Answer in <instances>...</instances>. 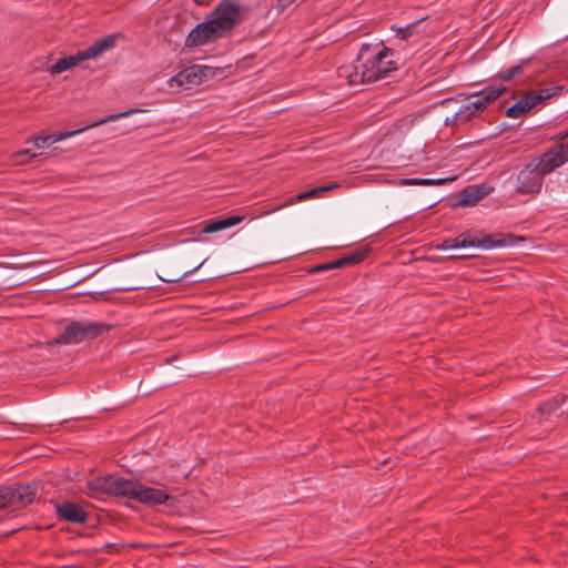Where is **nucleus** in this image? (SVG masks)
Instances as JSON below:
<instances>
[{
  "instance_id": "obj_1",
  "label": "nucleus",
  "mask_w": 568,
  "mask_h": 568,
  "mask_svg": "<svg viewBox=\"0 0 568 568\" xmlns=\"http://www.w3.org/2000/svg\"><path fill=\"white\" fill-rule=\"evenodd\" d=\"M246 7L231 0H222L207 14L204 22L195 26L185 39L187 48L202 47L229 36L232 30L245 20Z\"/></svg>"
},
{
  "instance_id": "obj_2",
  "label": "nucleus",
  "mask_w": 568,
  "mask_h": 568,
  "mask_svg": "<svg viewBox=\"0 0 568 568\" xmlns=\"http://www.w3.org/2000/svg\"><path fill=\"white\" fill-rule=\"evenodd\" d=\"M357 62V65L343 67L339 70V77L347 79L351 85L376 82L387 78L392 71L397 69L393 51L387 48L371 57H365L361 52Z\"/></svg>"
},
{
  "instance_id": "obj_3",
  "label": "nucleus",
  "mask_w": 568,
  "mask_h": 568,
  "mask_svg": "<svg viewBox=\"0 0 568 568\" xmlns=\"http://www.w3.org/2000/svg\"><path fill=\"white\" fill-rule=\"evenodd\" d=\"M506 91V87L501 84H490L481 91L467 97L458 111L450 118H446V125H456L467 122L474 114L484 110L488 103L496 100Z\"/></svg>"
},
{
  "instance_id": "obj_4",
  "label": "nucleus",
  "mask_w": 568,
  "mask_h": 568,
  "mask_svg": "<svg viewBox=\"0 0 568 568\" xmlns=\"http://www.w3.org/2000/svg\"><path fill=\"white\" fill-rule=\"evenodd\" d=\"M138 484L139 481L109 475L89 480L88 488L92 496L106 494L134 500Z\"/></svg>"
},
{
  "instance_id": "obj_5",
  "label": "nucleus",
  "mask_w": 568,
  "mask_h": 568,
  "mask_svg": "<svg viewBox=\"0 0 568 568\" xmlns=\"http://www.w3.org/2000/svg\"><path fill=\"white\" fill-rule=\"evenodd\" d=\"M37 487L34 484H19L0 488V510H18L36 499Z\"/></svg>"
},
{
  "instance_id": "obj_6",
  "label": "nucleus",
  "mask_w": 568,
  "mask_h": 568,
  "mask_svg": "<svg viewBox=\"0 0 568 568\" xmlns=\"http://www.w3.org/2000/svg\"><path fill=\"white\" fill-rule=\"evenodd\" d=\"M211 75V68L193 65L191 68L182 70L176 75L172 77L168 81V84L170 88L190 89L191 87L202 84Z\"/></svg>"
},
{
  "instance_id": "obj_7",
  "label": "nucleus",
  "mask_w": 568,
  "mask_h": 568,
  "mask_svg": "<svg viewBox=\"0 0 568 568\" xmlns=\"http://www.w3.org/2000/svg\"><path fill=\"white\" fill-rule=\"evenodd\" d=\"M568 161V142L559 143L545 152L535 165L545 176Z\"/></svg>"
},
{
  "instance_id": "obj_8",
  "label": "nucleus",
  "mask_w": 568,
  "mask_h": 568,
  "mask_svg": "<svg viewBox=\"0 0 568 568\" xmlns=\"http://www.w3.org/2000/svg\"><path fill=\"white\" fill-rule=\"evenodd\" d=\"M544 175L536 166L527 165L517 176L516 191L521 194L538 193L542 186Z\"/></svg>"
},
{
  "instance_id": "obj_9",
  "label": "nucleus",
  "mask_w": 568,
  "mask_h": 568,
  "mask_svg": "<svg viewBox=\"0 0 568 568\" xmlns=\"http://www.w3.org/2000/svg\"><path fill=\"white\" fill-rule=\"evenodd\" d=\"M143 110L141 109H130V110H126V111H123V112H120V113H114V114H110L105 118H102L93 123H90L83 128H80V129H77V130H73V131H61V132H55V133H52L50 134V138H51V142L52 143H55V142H59V141H62V140H65V139H69L71 136H74L88 129H91V128H95V126H99V125H102V124H105L108 122H113V121H116L119 119H123V118H128L134 113H139V112H142Z\"/></svg>"
},
{
  "instance_id": "obj_10",
  "label": "nucleus",
  "mask_w": 568,
  "mask_h": 568,
  "mask_svg": "<svg viewBox=\"0 0 568 568\" xmlns=\"http://www.w3.org/2000/svg\"><path fill=\"white\" fill-rule=\"evenodd\" d=\"M515 237L509 236L508 239H503L499 241H493L490 237L484 239L479 242L477 239L470 237L468 234H460L454 239H449V245L454 246V248H463V247H475L483 246L485 248H491L497 246H508L513 245Z\"/></svg>"
},
{
  "instance_id": "obj_11",
  "label": "nucleus",
  "mask_w": 568,
  "mask_h": 568,
  "mask_svg": "<svg viewBox=\"0 0 568 568\" xmlns=\"http://www.w3.org/2000/svg\"><path fill=\"white\" fill-rule=\"evenodd\" d=\"M169 499L170 495L165 490L138 484L134 500L149 506H158L165 504Z\"/></svg>"
},
{
  "instance_id": "obj_12",
  "label": "nucleus",
  "mask_w": 568,
  "mask_h": 568,
  "mask_svg": "<svg viewBox=\"0 0 568 568\" xmlns=\"http://www.w3.org/2000/svg\"><path fill=\"white\" fill-rule=\"evenodd\" d=\"M90 327L84 326L81 323L73 322L69 324L62 334H60L55 339L54 344H77L84 339L89 332Z\"/></svg>"
},
{
  "instance_id": "obj_13",
  "label": "nucleus",
  "mask_w": 568,
  "mask_h": 568,
  "mask_svg": "<svg viewBox=\"0 0 568 568\" xmlns=\"http://www.w3.org/2000/svg\"><path fill=\"white\" fill-rule=\"evenodd\" d=\"M57 513L60 518L70 523L82 524L87 520V513L84 509L74 503H63L57 506Z\"/></svg>"
},
{
  "instance_id": "obj_14",
  "label": "nucleus",
  "mask_w": 568,
  "mask_h": 568,
  "mask_svg": "<svg viewBox=\"0 0 568 568\" xmlns=\"http://www.w3.org/2000/svg\"><path fill=\"white\" fill-rule=\"evenodd\" d=\"M338 186H339V184L334 182V183H331L327 185H322V186H318V187H315V189H312V190H308L305 192H301L295 197H291L285 204L281 205L280 209L292 205L297 202H303V201H306L310 199L320 197L324 192L335 190ZM276 210H278V207H275L272 211H268L267 213L274 212Z\"/></svg>"
},
{
  "instance_id": "obj_15",
  "label": "nucleus",
  "mask_w": 568,
  "mask_h": 568,
  "mask_svg": "<svg viewBox=\"0 0 568 568\" xmlns=\"http://www.w3.org/2000/svg\"><path fill=\"white\" fill-rule=\"evenodd\" d=\"M535 105H537V103L531 93L528 92L519 101L507 109L506 115L511 119H518L528 113Z\"/></svg>"
},
{
  "instance_id": "obj_16",
  "label": "nucleus",
  "mask_w": 568,
  "mask_h": 568,
  "mask_svg": "<svg viewBox=\"0 0 568 568\" xmlns=\"http://www.w3.org/2000/svg\"><path fill=\"white\" fill-rule=\"evenodd\" d=\"M87 60L84 57L83 51H79L73 55H69L65 58L59 59L53 65H51L48 71L51 74H59L63 71H67L75 65H78L80 62Z\"/></svg>"
},
{
  "instance_id": "obj_17",
  "label": "nucleus",
  "mask_w": 568,
  "mask_h": 568,
  "mask_svg": "<svg viewBox=\"0 0 568 568\" xmlns=\"http://www.w3.org/2000/svg\"><path fill=\"white\" fill-rule=\"evenodd\" d=\"M243 221V216L233 215L225 219L209 222L202 230L203 233L211 234L232 227Z\"/></svg>"
},
{
  "instance_id": "obj_18",
  "label": "nucleus",
  "mask_w": 568,
  "mask_h": 568,
  "mask_svg": "<svg viewBox=\"0 0 568 568\" xmlns=\"http://www.w3.org/2000/svg\"><path fill=\"white\" fill-rule=\"evenodd\" d=\"M116 37L115 36H108L99 41H97L93 45L89 47L85 50H82L84 53V57L87 60L89 59H95L100 54H102L104 51L112 48L115 43Z\"/></svg>"
},
{
  "instance_id": "obj_19",
  "label": "nucleus",
  "mask_w": 568,
  "mask_h": 568,
  "mask_svg": "<svg viewBox=\"0 0 568 568\" xmlns=\"http://www.w3.org/2000/svg\"><path fill=\"white\" fill-rule=\"evenodd\" d=\"M454 179H402L400 185L436 186L452 182Z\"/></svg>"
},
{
  "instance_id": "obj_20",
  "label": "nucleus",
  "mask_w": 568,
  "mask_h": 568,
  "mask_svg": "<svg viewBox=\"0 0 568 568\" xmlns=\"http://www.w3.org/2000/svg\"><path fill=\"white\" fill-rule=\"evenodd\" d=\"M564 90L562 85H554L549 88H542L537 91H531V95L537 104L540 102L548 100L557 94H559Z\"/></svg>"
},
{
  "instance_id": "obj_21",
  "label": "nucleus",
  "mask_w": 568,
  "mask_h": 568,
  "mask_svg": "<svg viewBox=\"0 0 568 568\" xmlns=\"http://www.w3.org/2000/svg\"><path fill=\"white\" fill-rule=\"evenodd\" d=\"M40 155L41 154L33 153L29 149H26V150H21V151L12 153L11 162L14 165H23Z\"/></svg>"
},
{
  "instance_id": "obj_22",
  "label": "nucleus",
  "mask_w": 568,
  "mask_h": 568,
  "mask_svg": "<svg viewBox=\"0 0 568 568\" xmlns=\"http://www.w3.org/2000/svg\"><path fill=\"white\" fill-rule=\"evenodd\" d=\"M521 71H523L521 64L511 67L507 71L500 73V75H499L500 83L499 84L504 85V82L510 81L511 79H514L515 77L520 74Z\"/></svg>"
},
{
  "instance_id": "obj_23",
  "label": "nucleus",
  "mask_w": 568,
  "mask_h": 568,
  "mask_svg": "<svg viewBox=\"0 0 568 568\" xmlns=\"http://www.w3.org/2000/svg\"><path fill=\"white\" fill-rule=\"evenodd\" d=\"M423 20H424V18H423V19H419V20L415 21L414 23H410V24H408V26H406V27H402V28L396 29V33H397V36H398V37H400V39H407V38L412 37V36H413V33H414L415 28H416V27H417V26H418Z\"/></svg>"
},
{
  "instance_id": "obj_24",
  "label": "nucleus",
  "mask_w": 568,
  "mask_h": 568,
  "mask_svg": "<svg viewBox=\"0 0 568 568\" xmlns=\"http://www.w3.org/2000/svg\"><path fill=\"white\" fill-rule=\"evenodd\" d=\"M365 253H353L342 257L343 266L354 265L362 262L365 258Z\"/></svg>"
},
{
  "instance_id": "obj_25",
  "label": "nucleus",
  "mask_w": 568,
  "mask_h": 568,
  "mask_svg": "<svg viewBox=\"0 0 568 568\" xmlns=\"http://www.w3.org/2000/svg\"><path fill=\"white\" fill-rule=\"evenodd\" d=\"M33 142L34 146L38 149H42L44 146H48L49 144H52L50 134L48 135H37L32 139H29L27 142Z\"/></svg>"
},
{
  "instance_id": "obj_26",
  "label": "nucleus",
  "mask_w": 568,
  "mask_h": 568,
  "mask_svg": "<svg viewBox=\"0 0 568 568\" xmlns=\"http://www.w3.org/2000/svg\"><path fill=\"white\" fill-rule=\"evenodd\" d=\"M481 197V194L476 193L473 195L471 192L465 191L464 197L462 200V203L464 205H473L475 204L479 199Z\"/></svg>"
},
{
  "instance_id": "obj_27",
  "label": "nucleus",
  "mask_w": 568,
  "mask_h": 568,
  "mask_svg": "<svg viewBox=\"0 0 568 568\" xmlns=\"http://www.w3.org/2000/svg\"><path fill=\"white\" fill-rule=\"evenodd\" d=\"M557 408H558L557 400L547 402L539 407V412L541 415L550 414L551 412L556 410Z\"/></svg>"
},
{
  "instance_id": "obj_28",
  "label": "nucleus",
  "mask_w": 568,
  "mask_h": 568,
  "mask_svg": "<svg viewBox=\"0 0 568 568\" xmlns=\"http://www.w3.org/2000/svg\"><path fill=\"white\" fill-rule=\"evenodd\" d=\"M337 267H343L342 258H338L331 263L324 264V265L320 266L318 270H332V268H337Z\"/></svg>"
},
{
  "instance_id": "obj_29",
  "label": "nucleus",
  "mask_w": 568,
  "mask_h": 568,
  "mask_svg": "<svg viewBox=\"0 0 568 568\" xmlns=\"http://www.w3.org/2000/svg\"><path fill=\"white\" fill-rule=\"evenodd\" d=\"M449 244H450V243H449V239H447V240L443 241V243H442V244L437 245V247H438V248H440V250H450V248H454V246H450Z\"/></svg>"
},
{
  "instance_id": "obj_30",
  "label": "nucleus",
  "mask_w": 568,
  "mask_h": 568,
  "mask_svg": "<svg viewBox=\"0 0 568 568\" xmlns=\"http://www.w3.org/2000/svg\"><path fill=\"white\" fill-rule=\"evenodd\" d=\"M556 141H564L566 139H568V136H566V131L565 132H560L558 133L555 138H554Z\"/></svg>"
},
{
  "instance_id": "obj_31",
  "label": "nucleus",
  "mask_w": 568,
  "mask_h": 568,
  "mask_svg": "<svg viewBox=\"0 0 568 568\" xmlns=\"http://www.w3.org/2000/svg\"><path fill=\"white\" fill-rule=\"evenodd\" d=\"M180 278H168V280L163 278V281L169 282V283L178 282Z\"/></svg>"
},
{
  "instance_id": "obj_32",
  "label": "nucleus",
  "mask_w": 568,
  "mask_h": 568,
  "mask_svg": "<svg viewBox=\"0 0 568 568\" xmlns=\"http://www.w3.org/2000/svg\"><path fill=\"white\" fill-rule=\"evenodd\" d=\"M204 261L200 263L197 266H195L194 271L199 270L203 265Z\"/></svg>"
},
{
  "instance_id": "obj_33",
  "label": "nucleus",
  "mask_w": 568,
  "mask_h": 568,
  "mask_svg": "<svg viewBox=\"0 0 568 568\" xmlns=\"http://www.w3.org/2000/svg\"><path fill=\"white\" fill-rule=\"evenodd\" d=\"M449 101H450V100H449V99H447V100H444L442 103H443V104H445V103H447V102H449Z\"/></svg>"
},
{
  "instance_id": "obj_34",
  "label": "nucleus",
  "mask_w": 568,
  "mask_h": 568,
  "mask_svg": "<svg viewBox=\"0 0 568 568\" xmlns=\"http://www.w3.org/2000/svg\"><path fill=\"white\" fill-rule=\"evenodd\" d=\"M121 291H129L130 288L128 287H124V288H120Z\"/></svg>"
},
{
  "instance_id": "obj_35",
  "label": "nucleus",
  "mask_w": 568,
  "mask_h": 568,
  "mask_svg": "<svg viewBox=\"0 0 568 568\" xmlns=\"http://www.w3.org/2000/svg\"><path fill=\"white\" fill-rule=\"evenodd\" d=\"M566 136H568V130L566 131Z\"/></svg>"
}]
</instances>
